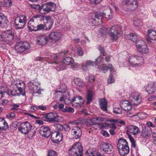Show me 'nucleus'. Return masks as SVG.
Instances as JSON below:
<instances>
[{
  "label": "nucleus",
  "instance_id": "29",
  "mask_svg": "<svg viewBox=\"0 0 156 156\" xmlns=\"http://www.w3.org/2000/svg\"><path fill=\"white\" fill-rule=\"evenodd\" d=\"M125 37L126 39L131 40L133 41H136V40L139 38V36L138 35L136 34H134L133 33H130L128 34L125 35Z\"/></svg>",
  "mask_w": 156,
  "mask_h": 156
},
{
  "label": "nucleus",
  "instance_id": "30",
  "mask_svg": "<svg viewBox=\"0 0 156 156\" xmlns=\"http://www.w3.org/2000/svg\"><path fill=\"white\" fill-rule=\"evenodd\" d=\"M0 98H1L4 97L5 94L8 95L9 91L8 88L5 86L0 87Z\"/></svg>",
  "mask_w": 156,
  "mask_h": 156
},
{
  "label": "nucleus",
  "instance_id": "7",
  "mask_svg": "<svg viewBox=\"0 0 156 156\" xmlns=\"http://www.w3.org/2000/svg\"><path fill=\"white\" fill-rule=\"evenodd\" d=\"M120 28L118 25H115L112 27L109 31V33L111 39L114 41H116L120 36L119 31Z\"/></svg>",
  "mask_w": 156,
  "mask_h": 156
},
{
  "label": "nucleus",
  "instance_id": "10",
  "mask_svg": "<svg viewBox=\"0 0 156 156\" xmlns=\"http://www.w3.org/2000/svg\"><path fill=\"white\" fill-rule=\"evenodd\" d=\"M39 132L40 134L43 137H48L51 134L50 129L47 126H41L39 129Z\"/></svg>",
  "mask_w": 156,
  "mask_h": 156
},
{
  "label": "nucleus",
  "instance_id": "56",
  "mask_svg": "<svg viewBox=\"0 0 156 156\" xmlns=\"http://www.w3.org/2000/svg\"><path fill=\"white\" fill-rule=\"evenodd\" d=\"M57 153L56 152L53 150H51L48 153V156H57Z\"/></svg>",
  "mask_w": 156,
  "mask_h": 156
},
{
  "label": "nucleus",
  "instance_id": "37",
  "mask_svg": "<svg viewBox=\"0 0 156 156\" xmlns=\"http://www.w3.org/2000/svg\"><path fill=\"white\" fill-rule=\"evenodd\" d=\"M139 52L143 54L147 53L149 51V49L147 47V45L144 44L141 47L138 49Z\"/></svg>",
  "mask_w": 156,
  "mask_h": 156
},
{
  "label": "nucleus",
  "instance_id": "16",
  "mask_svg": "<svg viewBox=\"0 0 156 156\" xmlns=\"http://www.w3.org/2000/svg\"><path fill=\"white\" fill-rule=\"evenodd\" d=\"M82 100V98L80 96L73 98L71 101L73 106L78 108L80 107L83 104V102L80 101Z\"/></svg>",
  "mask_w": 156,
  "mask_h": 156
},
{
  "label": "nucleus",
  "instance_id": "6",
  "mask_svg": "<svg viewBox=\"0 0 156 156\" xmlns=\"http://www.w3.org/2000/svg\"><path fill=\"white\" fill-rule=\"evenodd\" d=\"M32 126L29 122H25L22 123L20 125L18 130L21 133L24 135L27 134L31 129Z\"/></svg>",
  "mask_w": 156,
  "mask_h": 156
},
{
  "label": "nucleus",
  "instance_id": "32",
  "mask_svg": "<svg viewBox=\"0 0 156 156\" xmlns=\"http://www.w3.org/2000/svg\"><path fill=\"white\" fill-rule=\"evenodd\" d=\"M122 148V149L118 150L119 153L121 155L124 156L129 152V149L128 145Z\"/></svg>",
  "mask_w": 156,
  "mask_h": 156
},
{
  "label": "nucleus",
  "instance_id": "44",
  "mask_svg": "<svg viewBox=\"0 0 156 156\" xmlns=\"http://www.w3.org/2000/svg\"><path fill=\"white\" fill-rule=\"evenodd\" d=\"M15 50L17 53H21L24 51L25 50L22 45L20 44H17L15 48Z\"/></svg>",
  "mask_w": 156,
  "mask_h": 156
},
{
  "label": "nucleus",
  "instance_id": "58",
  "mask_svg": "<svg viewBox=\"0 0 156 156\" xmlns=\"http://www.w3.org/2000/svg\"><path fill=\"white\" fill-rule=\"evenodd\" d=\"M88 81L90 83H92L93 84L95 80V78L94 76L91 75L89 76L88 77Z\"/></svg>",
  "mask_w": 156,
  "mask_h": 156
},
{
  "label": "nucleus",
  "instance_id": "55",
  "mask_svg": "<svg viewBox=\"0 0 156 156\" xmlns=\"http://www.w3.org/2000/svg\"><path fill=\"white\" fill-rule=\"evenodd\" d=\"M76 53L79 55L80 56L83 55V51L81 47H79L77 49Z\"/></svg>",
  "mask_w": 156,
  "mask_h": 156
},
{
  "label": "nucleus",
  "instance_id": "43",
  "mask_svg": "<svg viewBox=\"0 0 156 156\" xmlns=\"http://www.w3.org/2000/svg\"><path fill=\"white\" fill-rule=\"evenodd\" d=\"M47 6L49 9L50 11H54L55 9L56 5L53 2H49L47 3Z\"/></svg>",
  "mask_w": 156,
  "mask_h": 156
},
{
  "label": "nucleus",
  "instance_id": "45",
  "mask_svg": "<svg viewBox=\"0 0 156 156\" xmlns=\"http://www.w3.org/2000/svg\"><path fill=\"white\" fill-rule=\"evenodd\" d=\"M59 90L58 92L60 93H64L67 89V86L64 83H62L59 86Z\"/></svg>",
  "mask_w": 156,
  "mask_h": 156
},
{
  "label": "nucleus",
  "instance_id": "34",
  "mask_svg": "<svg viewBox=\"0 0 156 156\" xmlns=\"http://www.w3.org/2000/svg\"><path fill=\"white\" fill-rule=\"evenodd\" d=\"M50 11L47 6V3L45 4H43L41 6V9L40 10V12L42 14H45Z\"/></svg>",
  "mask_w": 156,
  "mask_h": 156
},
{
  "label": "nucleus",
  "instance_id": "26",
  "mask_svg": "<svg viewBox=\"0 0 156 156\" xmlns=\"http://www.w3.org/2000/svg\"><path fill=\"white\" fill-rule=\"evenodd\" d=\"M8 127L9 126L5 120L0 118V131L6 130Z\"/></svg>",
  "mask_w": 156,
  "mask_h": 156
},
{
  "label": "nucleus",
  "instance_id": "46",
  "mask_svg": "<svg viewBox=\"0 0 156 156\" xmlns=\"http://www.w3.org/2000/svg\"><path fill=\"white\" fill-rule=\"evenodd\" d=\"M111 129L109 130L110 134L112 135H114L115 134V130L116 129V127L115 125L113 124L111 125L110 126Z\"/></svg>",
  "mask_w": 156,
  "mask_h": 156
},
{
  "label": "nucleus",
  "instance_id": "12",
  "mask_svg": "<svg viewBox=\"0 0 156 156\" xmlns=\"http://www.w3.org/2000/svg\"><path fill=\"white\" fill-rule=\"evenodd\" d=\"M51 137L53 142L58 143L62 140V134L57 131H55L52 133Z\"/></svg>",
  "mask_w": 156,
  "mask_h": 156
},
{
  "label": "nucleus",
  "instance_id": "14",
  "mask_svg": "<svg viewBox=\"0 0 156 156\" xmlns=\"http://www.w3.org/2000/svg\"><path fill=\"white\" fill-rule=\"evenodd\" d=\"M42 119L48 122H53L56 121V116L54 113H50L48 114H45L42 117Z\"/></svg>",
  "mask_w": 156,
  "mask_h": 156
},
{
  "label": "nucleus",
  "instance_id": "11",
  "mask_svg": "<svg viewBox=\"0 0 156 156\" xmlns=\"http://www.w3.org/2000/svg\"><path fill=\"white\" fill-rule=\"evenodd\" d=\"M68 52V50H64L63 51H62V52L59 54H61L63 55L66 54ZM61 55H57L54 54H51L50 57H47V58L50 59V62L49 63L51 64H55L56 65L57 63L56 62V60H57L58 59V57Z\"/></svg>",
  "mask_w": 156,
  "mask_h": 156
},
{
  "label": "nucleus",
  "instance_id": "22",
  "mask_svg": "<svg viewBox=\"0 0 156 156\" xmlns=\"http://www.w3.org/2000/svg\"><path fill=\"white\" fill-rule=\"evenodd\" d=\"M129 131L131 134L135 135L140 133V130L139 128L137 126L132 125L130 126L129 128Z\"/></svg>",
  "mask_w": 156,
  "mask_h": 156
},
{
  "label": "nucleus",
  "instance_id": "21",
  "mask_svg": "<svg viewBox=\"0 0 156 156\" xmlns=\"http://www.w3.org/2000/svg\"><path fill=\"white\" fill-rule=\"evenodd\" d=\"M132 103L128 101H123L120 104L121 107L125 110H129L132 107Z\"/></svg>",
  "mask_w": 156,
  "mask_h": 156
},
{
  "label": "nucleus",
  "instance_id": "2",
  "mask_svg": "<svg viewBox=\"0 0 156 156\" xmlns=\"http://www.w3.org/2000/svg\"><path fill=\"white\" fill-rule=\"evenodd\" d=\"M122 7L127 10H133L138 6L137 0H122Z\"/></svg>",
  "mask_w": 156,
  "mask_h": 156
},
{
  "label": "nucleus",
  "instance_id": "48",
  "mask_svg": "<svg viewBox=\"0 0 156 156\" xmlns=\"http://www.w3.org/2000/svg\"><path fill=\"white\" fill-rule=\"evenodd\" d=\"M22 87H21L20 86H18V87H17L18 90L24 96L25 94L23 93V92L24 91V90L25 88V85L23 84V83H22Z\"/></svg>",
  "mask_w": 156,
  "mask_h": 156
},
{
  "label": "nucleus",
  "instance_id": "63",
  "mask_svg": "<svg viewBox=\"0 0 156 156\" xmlns=\"http://www.w3.org/2000/svg\"><path fill=\"white\" fill-rule=\"evenodd\" d=\"M108 31V30L105 27H103L101 28L100 29V32L103 34H105Z\"/></svg>",
  "mask_w": 156,
  "mask_h": 156
},
{
  "label": "nucleus",
  "instance_id": "41",
  "mask_svg": "<svg viewBox=\"0 0 156 156\" xmlns=\"http://www.w3.org/2000/svg\"><path fill=\"white\" fill-rule=\"evenodd\" d=\"M61 110L62 112L64 113L68 112L73 113L74 112V110L73 108L67 106H65V108H63Z\"/></svg>",
  "mask_w": 156,
  "mask_h": 156
},
{
  "label": "nucleus",
  "instance_id": "24",
  "mask_svg": "<svg viewBox=\"0 0 156 156\" xmlns=\"http://www.w3.org/2000/svg\"><path fill=\"white\" fill-rule=\"evenodd\" d=\"M2 36L5 38H8V39L7 40L9 41H12L14 38V33L10 30L4 32Z\"/></svg>",
  "mask_w": 156,
  "mask_h": 156
},
{
  "label": "nucleus",
  "instance_id": "15",
  "mask_svg": "<svg viewBox=\"0 0 156 156\" xmlns=\"http://www.w3.org/2000/svg\"><path fill=\"white\" fill-rule=\"evenodd\" d=\"M71 132V134L74 136L76 139L79 138L82 134L81 129L77 126H75L72 128Z\"/></svg>",
  "mask_w": 156,
  "mask_h": 156
},
{
  "label": "nucleus",
  "instance_id": "47",
  "mask_svg": "<svg viewBox=\"0 0 156 156\" xmlns=\"http://www.w3.org/2000/svg\"><path fill=\"white\" fill-rule=\"evenodd\" d=\"M129 140L131 142V144L132 147L134 148L136 147L135 141L134 139L132 137L131 135L130 134H128Z\"/></svg>",
  "mask_w": 156,
  "mask_h": 156
},
{
  "label": "nucleus",
  "instance_id": "31",
  "mask_svg": "<svg viewBox=\"0 0 156 156\" xmlns=\"http://www.w3.org/2000/svg\"><path fill=\"white\" fill-rule=\"evenodd\" d=\"M27 18L24 15H20L16 17L14 20V22L18 23L22 22L23 23H26Z\"/></svg>",
  "mask_w": 156,
  "mask_h": 156
},
{
  "label": "nucleus",
  "instance_id": "57",
  "mask_svg": "<svg viewBox=\"0 0 156 156\" xmlns=\"http://www.w3.org/2000/svg\"><path fill=\"white\" fill-rule=\"evenodd\" d=\"M55 129L61 130L63 129V126L59 123H56L54 126Z\"/></svg>",
  "mask_w": 156,
  "mask_h": 156
},
{
  "label": "nucleus",
  "instance_id": "64",
  "mask_svg": "<svg viewBox=\"0 0 156 156\" xmlns=\"http://www.w3.org/2000/svg\"><path fill=\"white\" fill-rule=\"evenodd\" d=\"M94 153L90 151H87L85 152V154L88 156H94Z\"/></svg>",
  "mask_w": 156,
  "mask_h": 156
},
{
  "label": "nucleus",
  "instance_id": "20",
  "mask_svg": "<svg viewBox=\"0 0 156 156\" xmlns=\"http://www.w3.org/2000/svg\"><path fill=\"white\" fill-rule=\"evenodd\" d=\"M156 90V87L154 83L150 82L148 84L146 88V91L149 94H152Z\"/></svg>",
  "mask_w": 156,
  "mask_h": 156
},
{
  "label": "nucleus",
  "instance_id": "49",
  "mask_svg": "<svg viewBox=\"0 0 156 156\" xmlns=\"http://www.w3.org/2000/svg\"><path fill=\"white\" fill-rule=\"evenodd\" d=\"M113 111L115 114H120L122 112V109L119 107H115L113 108Z\"/></svg>",
  "mask_w": 156,
  "mask_h": 156
},
{
  "label": "nucleus",
  "instance_id": "38",
  "mask_svg": "<svg viewBox=\"0 0 156 156\" xmlns=\"http://www.w3.org/2000/svg\"><path fill=\"white\" fill-rule=\"evenodd\" d=\"M53 24V22L51 19H47V22L45 26V30H48L52 27Z\"/></svg>",
  "mask_w": 156,
  "mask_h": 156
},
{
  "label": "nucleus",
  "instance_id": "13",
  "mask_svg": "<svg viewBox=\"0 0 156 156\" xmlns=\"http://www.w3.org/2000/svg\"><path fill=\"white\" fill-rule=\"evenodd\" d=\"M62 37V34L59 32H53L48 35L49 40L54 41L60 40Z\"/></svg>",
  "mask_w": 156,
  "mask_h": 156
},
{
  "label": "nucleus",
  "instance_id": "54",
  "mask_svg": "<svg viewBox=\"0 0 156 156\" xmlns=\"http://www.w3.org/2000/svg\"><path fill=\"white\" fill-rule=\"evenodd\" d=\"M40 16L38 15H36L34 16L28 21V24H31V23H34V20L38 18H39Z\"/></svg>",
  "mask_w": 156,
  "mask_h": 156
},
{
  "label": "nucleus",
  "instance_id": "50",
  "mask_svg": "<svg viewBox=\"0 0 156 156\" xmlns=\"http://www.w3.org/2000/svg\"><path fill=\"white\" fill-rule=\"evenodd\" d=\"M24 49L25 51L27 49H30V44L27 42H24L21 45Z\"/></svg>",
  "mask_w": 156,
  "mask_h": 156
},
{
  "label": "nucleus",
  "instance_id": "62",
  "mask_svg": "<svg viewBox=\"0 0 156 156\" xmlns=\"http://www.w3.org/2000/svg\"><path fill=\"white\" fill-rule=\"evenodd\" d=\"M115 81V80L113 78V75L111 74L108 78V82L109 83H113Z\"/></svg>",
  "mask_w": 156,
  "mask_h": 156
},
{
  "label": "nucleus",
  "instance_id": "23",
  "mask_svg": "<svg viewBox=\"0 0 156 156\" xmlns=\"http://www.w3.org/2000/svg\"><path fill=\"white\" fill-rule=\"evenodd\" d=\"M8 21L4 14L0 13V24L2 25V27L7 28L8 26Z\"/></svg>",
  "mask_w": 156,
  "mask_h": 156
},
{
  "label": "nucleus",
  "instance_id": "4",
  "mask_svg": "<svg viewBox=\"0 0 156 156\" xmlns=\"http://www.w3.org/2000/svg\"><path fill=\"white\" fill-rule=\"evenodd\" d=\"M74 61L73 58L69 57H66L63 59L62 62H60L58 64L57 63L56 64H58V66L56 67V69L58 71L65 70L66 69V66L64 64L68 65H71L73 63Z\"/></svg>",
  "mask_w": 156,
  "mask_h": 156
},
{
  "label": "nucleus",
  "instance_id": "28",
  "mask_svg": "<svg viewBox=\"0 0 156 156\" xmlns=\"http://www.w3.org/2000/svg\"><path fill=\"white\" fill-rule=\"evenodd\" d=\"M147 37L152 40H156V31L153 30H149L147 31Z\"/></svg>",
  "mask_w": 156,
  "mask_h": 156
},
{
  "label": "nucleus",
  "instance_id": "36",
  "mask_svg": "<svg viewBox=\"0 0 156 156\" xmlns=\"http://www.w3.org/2000/svg\"><path fill=\"white\" fill-rule=\"evenodd\" d=\"M75 84L79 87L82 88L84 86V84L83 81L79 78H76L74 80Z\"/></svg>",
  "mask_w": 156,
  "mask_h": 156
},
{
  "label": "nucleus",
  "instance_id": "18",
  "mask_svg": "<svg viewBox=\"0 0 156 156\" xmlns=\"http://www.w3.org/2000/svg\"><path fill=\"white\" fill-rule=\"evenodd\" d=\"M48 41H49L48 37L42 34L37 37V43L38 45H43L45 44L46 42Z\"/></svg>",
  "mask_w": 156,
  "mask_h": 156
},
{
  "label": "nucleus",
  "instance_id": "39",
  "mask_svg": "<svg viewBox=\"0 0 156 156\" xmlns=\"http://www.w3.org/2000/svg\"><path fill=\"white\" fill-rule=\"evenodd\" d=\"M108 66V67L105 64L102 65L101 70L104 73H106L108 69H109L111 71H112L113 70V67L111 64L109 65Z\"/></svg>",
  "mask_w": 156,
  "mask_h": 156
},
{
  "label": "nucleus",
  "instance_id": "25",
  "mask_svg": "<svg viewBox=\"0 0 156 156\" xmlns=\"http://www.w3.org/2000/svg\"><path fill=\"white\" fill-rule=\"evenodd\" d=\"M128 145V143L126 139L120 138L118 141L117 147L119 150V149H122V148Z\"/></svg>",
  "mask_w": 156,
  "mask_h": 156
},
{
  "label": "nucleus",
  "instance_id": "33",
  "mask_svg": "<svg viewBox=\"0 0 156 156\" xmlns=\"http://www.w3.org/2000/svg\"><path fill=\"white\" fill-rule=\"evenodd\" d=\"M94 95V93L91 90H88L87 93V104H89L92 101Z\"/></svg>",
  "mask_w": 156,
  "mask_h": 156
},
{
  "label": "nucleus",
  "instance_id": "52",
  "mask_svg": "<svg viewBox=\"0 0 156 156\" xmlns=\"http://www.w3.org/2000/svg\"><path fill=\"white\" fill-rule=\"evenodd\" d=\"M28 27L29 29L31 30V31H36L35 28H36V26L35 25V23H31V24H28Z\"/></svg>",
  "mask_w": 156,
  "mask_h": 156
},
{
  "label": "nucleus",
  "instance_id": "3",
  "mask_svg": "<svg viewBox=\"0 0 156 156\" xmlns=\"http://www.w3.org/2000/svg\"><path fill=\"white\" fill-rule=\"evenodd\" d=\"M28 89L32 94H40L41 90L40 88V83L36 80L30 81L28 84Z\"/></svg>",
  "mask_w": 156,
  "mask_h": 156
},
{
  "label": "nucleus",
  "instance_id": "51",
  "mask_svg": "<svg viewBox=\"0 0 156 156\" xmlns=\"http://www.w3.org/2000/svg\"><path fill=\"white\" fill-rule=\"evenodd\" d=\"M4 6L6 7H10L12 5V2L10 0H5L4 1Z\"/></svg>",
  "mask_w": 156,
  "mask_h": 156
},
{
  "label": "nucleus",
  "instance_id": "61",
  "mask_svg": "<svg viewBox=\"0 0 156 156\" xmlns=\"http://www.w3.org/2000/svg\"><path fill=\"white\" fill-rule=\"evenodd\" d=\"M31 7L32 8L34 9H39V11H40V10L41 9V6L40 5L38 4H33L31 5Z\"/></svg>",
  "mask_w": 156,
  "mask_h": 156
},
{
  "label": "nucleus",
  "instance_id": "1",
  "mask_svg": "<svg viewBox=\"0 0 156 156\" xmlns=\"http://www.w3.org/2000/svg\"><path fill=\"white\" fill-rule=\"evenodd\" d=\"M69 156H83V148L81 143H76L69 150Z\"/></svg>",
  "mask_w": 156,
  "mask_h": 156
},
{
  "label": "nucleus",
  "instance_id": "19",
  "mask_svg": "<svg viewBox=\"0 0 156 156\" xmlns=\"http://www.w3.org/2000/svg\"><path fill=\"white\" fill-rule=\"evenodd\" d=\"M100 148L102 150L107 153L110 152L112 148L110 144L105 142H103L101 144Z\"/></svg>",
  "mask_w": 156,
  "mask_h": 156
},
{
  "label": "nucleus",
  "instance_id": "60",
  "mask_svg": "<svg viewBox=\"0 0 156 156\" xmlns=\"http://www.w3.org/2000/svg\"><path fill=\"white\" fill-rule=\"evenodd\" d=\"M11 106H12L10 109L11 110H18V108L20 106L19 104H16L14 103Z\"/></svg>",
  "mask_w": 156,
  "mask_h": 156
},
{
  "label": "nucleus",
  "instance_id": "8",
  "mask_svg": "<svg viewBox=\"0 0 156 156\" xmlns=\"http://www.w3.org/2000/svg\"><path fill=\"white\" fill-rule=\"evenodd\" d=\"M129 100L133 105L140 104L142 101V97L138 92H133L130 96Z\"/></svg>",
  "mask_w": 156,
  "mask_h": 156
},
{
  "label": "nucleus",
  "instance_id": "59",
  "mask_svg": "<svg viewBox=\"0 0 156 156\" xmlns=\"http://www.w3.org/2000/svg\"><path fill=\"white\" fill-rule=\"evenodd\" d=\"M63 129H64V130L66 132H69L71 128L69 126L66 124H64L63 126Z\"/></svg>",
  "mask_w": 156,
  "mask_h": 156
},
{
  "label": "nucleus",
  "instance_id": "35",
  "mask_svg": "<svg viewBox=\"0 0 156 156\" xmlns=\"http://www.w3.org/2000/svg\"><path fill=\"white\" fill-rule=\"evenodd\" d=\"M139 38L136 40V46L137 49L141 47L145 43L144 41L142 39H141V37L139 36Z\"/></svg>",
  "mask_w": 156,
  "mask_h": 156
},
{
  "label": "nucleus",
  "instance_id": "9",
  "mask_svg": "<svg viewBox=\"0 0 156 156\" xmlns=\"http://www.w3.org/2000/svg\"><path fill=\"white\" fill-rule=\"evenodd\" d=\"M104 12H97L95 13V19L90 20L89 22L95 25L100 24L102 22V19L104 17Z\"/></svg>",
  "mask_w": 156,
  "mask_h": 156
},
{
  "label": "nucleus",
  "instance_id": "40",
  "mask_svg": "<svg viewBox=\"0 0 156 156\" xmlns=\"http://www.w3.org/2000/svg\"><path fill=\"white\" fill-rule=\"evenodd\" d=\"M26 23H23L22 22H20V23L14 22V26L16 29H23Z\"/></svg>",
  "mask_w": 156,
  "mask_h": 156
},
{
  "label": "nucleus",
  "instance_id": "17",
  "mask_svg": "<svg viewBox=\"0 0 156 156\" xmlns=\"http://www.w3.org/2000/svg\"><path fill=\"white\" fill-rule=\"evenodd\" d=\"M142 128L141 136L144 138H147L149 136L151 133V129L150 128H146L144 125H142Z\"/></svg>",
  "mask_w": 156,
  "mask_h": 156
},
{
  "label": "nucleus",
  "instance_id": "42",
  "mask_svg": "<svg viewBox=\"0 0 156 156\" xmlns=\"http://www.w3.org/2000/svg\"><path fill=\"white\" fill-rule=\"evenodd\" d=\"M104 17L107 20H110L113 18V16L112 13L111 9H109L107 12H104Z\"/></svg>",
  "mask_w": 156,
  "mask_h": 156
},
{
  "label": "nucleus",
  "instance_id": "5",
  "mask_svg": "<svg viewBox=\"0 0 156 156\" xmlns=\"http://www.w3.org/2000/svg\"><path fill=\"white\" fill-rule=\"evenodd\" d=\"M129 61L132 65L140 66L144 63V58L140 56L132 55L129 57Z\"/></svg>",
  "mask_w": 156,
  "mask_h": 156
},
{
  "label": "nucleus",
  "instance_id": "53",
  "mask_svg": "<svg viewBox=\"0 0 156 156\" xmlns=\"http://www.w3.org/2000/svg\"><path fill=\"white\" fill-rule=\"evenodd\" d=\"M44 30H45V26L44 25L42 24L37 25L36 28H35L36 31Z\"/></svg>",
  "mask_w": 156,
  "mask_h": 156
},
{
  "label": "nucleus",
  "instance_id": "27",
  "mask_svg": "<svg viewBox=\"0 0 156 156\" xmlns=\"http://www.w3.org/2000/svg\"><path fill=\"white\" fill-rule=\"evenodd\" d=\"M99 103L101 108L103 111H106L107 110V102L105 99H100Z\"/></svg>",
  "mask_w": 156,
  "mask_h": 156
}]
</instances>
